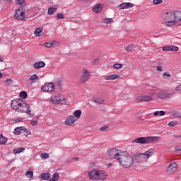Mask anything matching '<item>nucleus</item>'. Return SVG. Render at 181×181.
I'll return each instance as SVG.
<instances>
[{
  "mask_svg": "<svg viewBox=\"0 0 181 181\" xmlns=\"http://www.w3.org/2000/svg\"><path fill=\"white\" fill-rule=\"evenodd\" d=\"M135 47H136L135 45H130L126 47V50L127 52H132Z\"/></svg>",
  "mask_w": 181,
  "mask_h": 181,
  "instance_id": "473e14b6",
  "label": "nucleus"
},
{
  "mask_svg": "<svg viewBox=\"0 0 181 181\" xmlns=\"http://www.w3.org/2000/svg\"><path fill=\"white\" fill-rule=\"evenodd\" d=\"M59 177H60V175H59V173H54L52 178L49 181H57L59 180Z\"/></svg>",
  "mask_w": 181,
  "mask_h": 181,
  "instance_id": "bb28decb",
  "label": "nucleus"
},
{
  "mask_svg": "<svg viewBox=\"0 0 181 181\" xmlns=\"http://www.w3.org/2000/svg\"><path fill=\"white\" fill-rule=\"evenodd\" d=\"M111 165H112V164H109V166H111Z\"/></svg>",
  "mask_w": 181,
  "mask_h": 181,
  "instance_id": "052dcab7",
  "label": "nucleus"
},
{
  "mask_svg": "<svg viewBox=\"0 0 181 181\" xmlns=\"http://www.w3.org/2000/svg\"><path fill=\"white\" fill-rule=\"evenodd\" d=\"M104 8V6L101 4H98L93 6V11L95 12V13H100L101 11H103V8Z\"/></svg>",
  "mask_w": 181,
  "mask_h": 181,
  "instance_id": "a211bd4d",
  "label": "nucleus"
},
{
  "mask_svg": "<svg viewBox=\"0 0 181 181\" xmlns=\"http://www.w3.org/2000/svg\"><path fill=\"white\" fill-rule=\"evenodd\" d=\"M5 83L8 84V86H11L13 83V80L8 78L5 81Z\"/></svg>",
  "mask_w": 181,
  "mask_h": 181,
  "instance_id": "a18cd8bd",
  "label": "nucleus"
},
{
  "mask_svg": "<svg viewBox=\"0 0 181 181\" xmlns=\"http://www.w3.org/2000/svg\"><path fill=\"white\" fill-rule=\"evenodd\" d=\"M8 142V138L4 136L2 134H0V145H5Z\"/></svg>",
  "mask_w": 181,
  "mask_h": 181,
  "instance_id": "5701e85b",
  "label": "nucleus"
},
{
  "mask_svg": "<svg viewBox=\"0 0 181 181\" xmlns=\"http://www.w3.org/2000/svg\"><path fill=\"white\" fill-rule=\"evenodd\" d=\"M23 132L25 134V136H28V135H30V131L28 130V129H25V127H23V129L22 130Z\"/></svg>",
  "mask_w": 181,
  "mask_h": 181,
  "instance_id": "e433bc0d",
  "label": "nucleus"
},
{
  "mask_svg": "<svg viewBox=\"0 0 181 181\" xmlns=\"http://www.w3.org/2000/svg\"><path fill=\"white\" fill-rule=\"evenodd\" d=\"M134 155L131 156L127 153H122L118 162L124 169H129L134 165Z\"/></svg>",
  "mask_w": 181,
  "mask_h": 181,
  "instance_id": "20e7f679",
  "label": "nucleus"
},
{
  "mask_svg": "<svg viewBox=\"0 0 181 181\" xmlns=\"http://www.w3.org/2000/svg\"><path fill=\"white\" fill-rule=\"evenodd\" d=\"M129 8H134V4L122 3L119 5V9H129Z\"/></svg>",
  "mask_w": 181,
  "mask_h": 181,
  "instance_id": "f3484780",
  "label": "nucleus"
},
{
  "mask_svg": "<svg viewBox=\"0 0 181 181\" xmlns=\"http://www.w3.org/2000/svg\"><path fill=\"white\" fill-rule=\"evenodd\" d=\"M42 32H43V27H39L36 28L34 31V35H37V36H39V35H40Z\"/></svg>",
  "mask_w": 181,
  "mask_h": 181,
  "instance_id": "a878e982",
  "label": "nucleus"
},
{
  "mask_svg": "<svg viewBox=\"0 0 181 181\" xmlns=\"http://www.w3.org/2000/svg\"><path fill=\"white\" fill-rule=\"evenodd\" d=\"M50 101L51 103H52V104H60L61 105H70V102H69V100L57 95L52 96L50 99Z\"/></svg>",
  "mask_w": 181,
  "mask_h": 181,
  "instance_id": "0eeeda50",
  "label": "nucleus"
},
{
  "mask_svg": "<svg viewBox=\"0 0 181 181\" xmlns=\"http://www.w3.org/2000/svg\"><path fill=\"white\" fill-rule=\"evenodd\" d=\"M52 43L54 46H60V42L58 41H53Z\"/></svg>",
  "mask_w": 181,
  "mask_h": 181,
  "instance_id": "8fccbe9b",
  "label": "nucleus"
},
{
  "mask_svg": "<svg viewBox=\"0 0 181 181\" xmlns=\"http://www.w3.org/2000/svg\"><path fill=\"white\" fill-rule=\"evenodd\" d=\"M40 158L42 159H47V158H49V153H42L40 155Z\"/></svg>",
  "mask_w": 181,
  "mask_h": 181,
  "instance_id": "ea45409f",
  "label": "nucleus"
},
{
  "mask_svg": "<svg viewBox=\"0 0 181 181\" xmlns=\"http://www.w3.org/2000/svg\"><path fill=\"white\" fill-rule=\"evenodd\" d=\"M23 151H25V148L21 147L19 148H14L13 150V152L14 155H16V153H21Z\"/></svg>",
  "mask_w": 181,
  "mask_h": 181,
  "instance_id": "7c9ffc66",
  "label": "nucleus"
},
{
  "mask_svg": "<svg viewBox=\"0 0 181 181\" xmlns=\"http://www.w3.org/2000/svg\"><path fill=\"white\" fill-rule=\"evenodd\" d=\"M57 19H64V14L62 13H59L57 16Z\"/></svg>",
  "mask_w": 181,
  "mask_h": 181,
  "instance_id": "c03bdc74",
  "label": "nucleus"
},
{
  "mask_svg": "<svg viewBox=\"0 0 181 181\" xmlns=\"http://www.w3.org/2000/svg\"><path fill=\"white\" fill-rule=\"evenodd\" d=\"M37 80H39V76L36 74H33L30 77V81H31V83H36Z\"/></svg>",
  "mask_w": 181,
  "mask_h": 181,
  "instance_id": "393cba45",
  "label": "nucleus"
},
{
  "mask_svg": "<svg viewBox=\"0 0 181 181\" xmlns=\"http://www.w3.org/2000/svg\"><path fill=\"white\" fill-rule=\"evenodd\" d=\"M20 97L21 98H23V100H25V98H28V93H26V91H22L20 93Z\"/></svg>",
  "mask_w": 181,
  "mask_h": 181,
  "instance_id": "72a5a7b5",
  "label": "nucleus"
},
{
  "mask_svg": "<svg viewBox=\"0 0 181 181\" xmlns=\"http://www.w3.org/2000/svg\"><path fill=\"white\" fill-rule=\"evenodd\" d=\"M176 117H177V118H181V115H178Z\"/></svg>",
  "mask_w": 181,
  "mask_h": 181,
  "instance_id": "6e6d98bb",
  "label": "nucleus"
},
{
  "mask_svg": "<svg viewBox=\"0 0 181 181\" xmlns=\"http://www.w3.org/2000/svg\"><path fill=\"white\" fill-rule=\"evenodd\" d=\"M74 160H78V158L77 157L74 158Z\"/></svg>",
  "mask_w": 181,
  "mask_h": 181,
  "instance_id": "5fc2aeb1",
  "label": "nucleus"
},
{
  "mask_svg": "<svg viewBox=\"0 0 181 181\" xmlns=\"http://www.w3.org/2000/svg\"><path fill=\"white\" fill-rule=\"evenodd\" d=\"M94 103H95L96 104H104V99L101 98H94L93 99Z\"/></svg>",
  "mask_w": 181,
  "mask_h": 181,
  "instance_id": "c756f323",
  "label": "nucleus"
},
{
  "mask_svg": "<svg viewBox=\"0 0 181 181\" xmlns=\"http://www.w3.org/2000/svg\"><path fill=\"white\" fill-rule=\"evenodd\" d=\"M26 177L30 179V177H33V171H27L25 173Z\"/></svg>",
  "mask_w": 181,
  "mask_h": 181,
  "instance_id": "c9c22d12",
  "label": "nucleus"
},
{
  "mask_svg": "<svg viewBox=\"0 0 181 181\" xmlns=\"http://www.w3.org/2000/svg\"><path fill=\"white\" fill-rule=\"evenodd\" d=\"M74 117L76 118V120L80 119L81 117V110H76L74 113Z\"/></svg>",
  "mask_w": 181,
  "mask_h": 181,
  "instance_id": "cd10ccee",
  "label": "nucleus"
},
{
  "mask_svg": "<svg viewBox=\"0 0 181 181\" xmlns=\"http://www.w3.org/2000/svg\"><path fill=\"white\" fill-rule=\"evenodd\" d=\"M154 153L155 149L150 148L145 153H136L133 154V158L135 162H137V163H144V162H148L149 158L153 156Z\"/></svg>",
  "mask_w": 181,
  "mask_h": 181,
  "instance_id": "f03ea898",
  "label": "nucleus"
},
{
  "mask_svg": "<svg viewBox=\"0 0 181 181\" xmlns=\"http://www.w3.org/2000/svg\"><path fill=\"white\" fill-rule=\"evenodd\" d=\"M2 76H3L2 73L0 72V78L1 77H2Z\"/></svg>",
  "mask_w": 181,
  "mask_h": 181,
  "instance_id": "4d7b16f0",
  "label": "nucleus"
},
{
  "mask_svg": "<svg viewBox=\"0 0 181 181\" xmlns=\"http://www.w3.org/2000/svg\"><path fill=\"white\" fill-rule=\"evenodd\" d=\"M45 46H46V47L50 48V47H52V46H54L53 42H47L45 44Z\"/></svg>",
  "mask_w": 181,
  "mask_h": 181,
  "instance_id": "09e8293b",
  "label": "nucleus"
},
{
  "mask_svg": "<svg viewBox=\"0 0 181 181\" xmlns=\"http://www.w3.org/2000/svg\"><path fill=\"white\" fill-rule=\"evenodd\" d=\"M90 80V72L87 69L82 71V75L80 78V83H86Z\"/></svg>",
  "mask_w": 181,
  "mask_h": 181,
  "instance_id": "9d476101",
  "label": "nucleus"
},
{
  "mask_svg": "<svg viewBox=\"0 0 181 181\" xmlns=\"http://www.w3.org/2000/svg\"><path fill=\"white\" fill-rule=\"evenodd\" d=\"M162 2H163V0H153L154 5H159V4H162Z\"/></svg>",
  "mask_w": 181,
  "mask_h": 181,
  "instance_id": "37998d69",
  "label": "nucleus"
},
{
  "mask_svg": "<svg viewBox=\"0 0 181 181\" xmlns=\"http://www.w3.org/2000/svg\"><path fill=\"white\" fill-rule=\"evenodd\" d=\"M8 2H12V0H7Z\"/></svg>",
  "mask_w": 181,
  "mask_h": 181,
  "instance_id": "13d9d810",
  "label": "nucleus"
},
{
  "mask_svg": "<svg viewBox=\"0 0 181 181\" xmlns=\"http://www.w3.org/2000/svg\"><path fill=\"white\" fill-rule=\"evenodd\" d=\"M156 70H157V71H163L161 66H158L156 67Z\"/></svg>",
  "mask_w": 181,
  "mask_h": 181,
  "instance_id": "3c124183",
  "label": "nucleus"
},
{
  "mask_svg": "<svg viewBox=\"0 0 181 181\" xmlns=\"http://www.w3.org/2000/svg\"><path fill=\"white\" fill-rule=\"evenodd\" d=\"M123 153L124 152H121L117 148H110L108 150L107 156L110 158V159H115L118 162Z\"/></svg>",
  "mask_w": 181,
  "mask_h": 181,
  "instance_id": "6e6552de",
  "label": "nucleus"
},
{
  "mask_svg": "<svg viewBox=\"0 0 181 181\" xmlns=\"http://www.w3.org/2000/svg\"><path fill=\"white\" fill-rule=\"evenodd\" d=\"M11 107L15 110L16 112H25L30 117H33L35 113L30 110L29 104L25 103V100L22 99H17L11 103Z\"/></svg>",
  "mask_w": 181,
  "mask_h": 181,
  "instance_id": "f257e3e1",
  "label": "nucleus"
},
{
  "mask_svg": "<svg viewBox=\"0 0 181 181\" xmlns=\"http://www.w3.org/2000/svg\"><path fill=\"white\" fill-rule=\"evenodd\" d=\"M170 95H172V93H167L165 90H161L157 94V97L161 100H166V98H169Z\"/></svg>",
  "mask_w": 181,
  "mask_h": 181,
  "instance_id": "4468645a",
  "label": "nucleus"
},
{
  "mask_svg": "<svg viewBox=\"0 0 181 181\" xmlns=\"http://www.w3.org/2000/svg\"><path fill=\"white\" fill-rule=\"evenodd\" d=\"M107 129H108V127H107V126H103V127H100V130L102 132H104V131H107Z\"/></svg>",
  "mask_w": 181,
  "mask_h": 181,
  "instance_id": "de8ad7c7",
  "label": "nucleus"
},
{
  "mask_svg": "<svg viewBox=\"0 0 181 181\" xmlns=\"http://www.w3.org/2000/svg\"><path fill=\"white\" fill-rule=\"evenodd\" d=\"M88 176L92 180H105L108 177L105 171L100 170L89 171Z\"/></svg>",
  "mask_w": 181,
  "mask_h": 181,
  "instance_id": "39448f33",
  "label": "nucleus"
},
{
  "mask_svg": "<svg viewBox=\"0 0 181 181\" xmlns=\"http://www.w3.org/2000/svg\"><path fill=\"white\" fill-rule=\"evenodd\" d=\"M162 50H163V52H178L179 47L175 45L165 46L163 47Z\"/></svg>",
  "mask_w": 181,
  "mask_h": 181,
  "instance_id": "2eb2a0df",
  "label": "nucleus"
},
{
  "mask_svg": "<svg viewBox=\"0 0 181 181\" xmlns=\"http://www.w3.org/2000/svg\"><path fill=\"white\" fill-rule=\"evenodd\" d=\"M139 103H151L153 100L152 96L149 95H141L136 98Z\"/></svg>",
  "mask_w": 181,
  "mask_h": 181,
  "instance_id": "f8f14e48",
  "label": "nucleus"
},
{
  "mask_svg": "<svg viewBox=\"0 0 181 181\" xmlns=\"http://www.w3.org/2000/svg\"><path fill=\"white\" fill-rule=\"evenodd\" d=\"M177 164H176V163L175 162L171 163L167 168V172H168V173H175V172H177Z\"/></svg>",
  "mask_w": 181,
  "mask_h": 181,
  "instance_id": "ddd939ff",
  "label": "nucleus"
},
{
  "mask_svg": "<svg viewBox=\"0 0 181 181\" xmlns=\"http://www.w3.org/2000/svg\"><path fill=\"white\" fill-rule=\"evenodd\" d=\"M159 136L138 137L132 141V144H156L161 141Z\"/></svg>",
  "mask_w": 181,
  "mask_h": 181,
  "instance_id": "423d86ee",
  "label": "nucleus"
},
{
  "mask_svg": "<svg viewBox=\"0 0 181 181\" xmlns=\"http://www.w3.org/2000/svg\"><path fill=\"white\" fill-rule=\"evenodd\" d=\"M23 127H16L13 132L14 135H21V132H23Z\"/></svg>",
  "mask_w": 181,
  "mask_h": 181,
  "instance_id": "4be33fe9",
  "label": "nucleus"
},
{
  "mask_svg": "<svg viewBox=\"0 0 181 181\" xmlns=\"http://www.w3.org/2000/svg\"><path fill=\"white\" fill-rule=\"evenodd\" d=\"M163 21L165 22V26L168 28H173L176 25L175 21V11L167 10L164 11L161 16Z\"/></svg>",
  "mask_w": 181,
  "mask_h": 181,
  "instance_id": "7ed1b4c3",
  "label": "nucleus"
},
{
  "mask_svg": "<svg viewBox=\"0 0 181 181\" xmlns=\"http://www.w3.org/2000/svg\"><path fill=\"white\" fill-rule=\"evenodd\" d=\"M103 23H107V25H109L110 23H112V18L103 19Z\"/></svg>",
  "mask_w": 181,
  "mask_h": 181,
  "instance_id": "4c0bfd02",
  "label": "nucleus"
},
{
  "mask_svg": "<svg viewBox=\"0 0 181 181\" xmlns=\"http://www.w3.org/2000/svg\"><path fill=\"white\" fill-rule=\"evenodd\" d=\"M175 151H181V146H176L175 147Z\"/></svg>",
  "mask_w": 181,
  "mask_h": 181,
  "instance_id": "603ef678",
  "label": "nucleus"
},
{
  "mask_svg": "<svg viewBox=\"0 0 181 181\" xmlns=\"http://www.w3.org/2000/svg\"><path fill=\"white\" fill-rule=\"evenodd\" d=\"M177 124H179L177 121L170 122L168 123V127H175V125H177Z\"/></svg>",
  "mask_w": 181,
  "mask_h": 181,
  "instance_id": "58836bf2",
  "label": "nucleus"
},
{
  "mask_svg": "<svg viewBox=\"0 0 181 181\" xmlns=\"http://www.w3.org/2000/svg\"><path fill=\"white\" fill-rule=\"evenodd\" d=\"M23 121V118H18L17 119V122H22Z\"/></svg>",
  "mask_w": 181,
  "mask_h": 181,
  "instance_id": "864d4df0",
  "label": "nucleus"
},
{
  "mask_svg": "<svg viewBox=\"0 0 181 181\" xmlns=\"http://www.w3.org/2000/svg\"><path fill=\"white\" fill-rule=\"evenodd\" d=\"M41 179H42L43 180H49V179H50V173H45L41 174Z\"/></svg>",
  "mask_w": 181,
  "mask_h": 181,
  "instance_id": "b1692460",
  "label": "nucleus"
},
{
  "mask_svg": "<svg viewBox=\"0 0 181 181\" xmlns=\"http://www.w3.org/2000/svg\"><path fill=\"white\" fill-rule=\"evenodd\" d=\"M42 91H45V93H53L54 90V84L53 83H49L42 86L41 88Z\"/></svg>",
  "mask_w": 181,
  "mask_h": 181,
  "instance_id": "9b49d317",
  "label": "nucleus"
},
{
  "mask_svg": "<svg viewBox=\"0 0 181 181\" xmlns=\"http://www.w3.org/2000/svg\"><path fill=\"white\" fill-rule=\"evenodd\" d=\"M119 78V75L118 74H112V75H107L104 76L105 80H118Z\"/></svg>",
  "mask_w": 181,
  "mask_h": 181,
  "instance_id": "aec40b11",
  "label": "nucleus"
},
{
  "mask_svg": "<svg viewBox=\"0 0 181 181\" xmlns=\"http://www.w3.org/2000/svg\"><path fill=\"white\" fill-rule=\"evenodd\" d=\"M76 121H77V118L73 115H70L66 119L64 124L65 125H72Z\"/></svg>",
  "mask_w": 181,
  "mask_h": 181,
  "instance_id": "dca6fc26",
  "label": "nucleus"
},
{
  "mask_svg": "<svg viewBox=\"0 0 181 181\" xmlns=\"http://www.w3.org/2000/svg\"><path fill=\"white\" fill-rule=\"evenodd\" d=\"M45 66H46V63H45V62H43V61H40V62H35L33 64V68L34 69H42V68L45 67Z\"/></svg>",
  "mask_w": 181,
  "mask_h": 181,
  "instance_id": "6ab92c4d",
  "label": "nucleus"
},
{
  "mask_svg": "<svg viewBox=\"0 0 181 181\" xmlns=\"http://www.w3.org/2000/svg\"><path fill=\"white\" fill-rule=\"evenodd\" d=\"M56 11H57V8L49 7L48 8V15H53Z\"/></svg>",
  "mask_w": 181,
  "mask_h": 181,
  "instance_id": "2f4dec72",
  "label": "nucleus"
},
{
  "mask_svg": "<svg viewBox=\"0 0 181 181\" xmlns=\"http://www.w3.org/2000/svg\"><path fill=\"white\" fill-rule=\"evenodd\" d=\"M30 124L33 127H36L37 125V121L36 120H30Z\"/></svg>",
  "mask_w": 181,
  "mask_h": 181,
  "instance_id": "49530a36",
  "label": "nucleus"
},
{
  "mask_svg": "<svg viewBox=\"0 0 181 181\" xmlns=\"http://www.w3.org/2000/svg\"><path fill=\"white\" fill-rule=\"evenodd\" d=\"M113 67L117 69H122V64H115L113 65Z\"/></svg>",
  "mask_w": 181,
  "mask_h": 181,
  "instance_id": "a19ab883",
  "label": "nucleus"
},
{
  "mask_svg": "<svg viewBox=\"0 0 181 181\" xmlns=\"http://www.w3.org/2000/svg\"><path fill=\"white\" fill-rule=\"evenodd\" d=\"M163 78H170V74L164 72L163 74Z\"/></svg>",
  "mask_w": 181,
  "mask_h": 181,
  "instance_id": "79ce46f5",
  "label": "nucleus"
},
{
  "mask_svg": "<svg viewBox=\"0 0 181 181\" xmlns=\"http://www.w3.org/2000/svg\"><path fill=\"white\" fill-rule=\"evenodd\" d=\"M17 4L20 5V6H25L26 5V2L25 0H17Z\"/></svg>",
  "mask_w": 181,
  "mask_h": 181,
  "instance_id": "f704fd0d",
  "label": "nucleus"
},
{
  "mask_svg": "<svg viewBox=\"0 0 181 181\" xmlns=\"http://www.w3.org/2000/svg\"><path fill=\"white\" fill-rule=\"evenodd\" d=\"M14 17L16 19H18V21H25V12H23V9L21 8H18L16 11Z\"/></svg>",
  "mask_w": 181,
  "mask_h": 181,
  "instance_id": "1a4fd4ad",
  "label": "nucleus"
},
{
  "mask_svg": "<svg viewBox=\"0 0 181 181\" xmlns=\"http://www.w3.org/2000/svg\"><path fill=\"white\" fill-rule=\"evenodd\" d=\"M174 15H175V21H179V22H181V11H174Z\"/></svg>",
  "mask_w": 181,
  "mask_h": 181,
  "instance_id": "412c9836",
  "label": "nucleus"
},
{
  "mask_svg": "<svg viewBox=\"0 0 181 181\" xmlns=\"http://www.w3.org/2000/svg\"><path fill=\"white\" fill-rule=\"evenodd\" d=\"M0 62H4V60H2V59L0 58Z\"/></svg>",
  "mask_w": 181,
  "mask_h": 181,
  "instance_id": "bf43d9fd",
  "label": "nucleus"
},
{
  "mask_svg": "<svg viewBox=\"0 0 181 181\" xmlns=\"http://www.w3.org/2000/svg\"><path fill=\"white\" fill-rule=\"evenodd\" d=\"M166 114V112L163 110L161 111H156L153 112V115L155 117H157V115H160V117H163V115H165Z\"/></svg>",
  "mask_w": 181,
  "mask_h": 181,
  "instance_id": "c85d7f7f",
  "label": "nucleus"
}]
</instances>
